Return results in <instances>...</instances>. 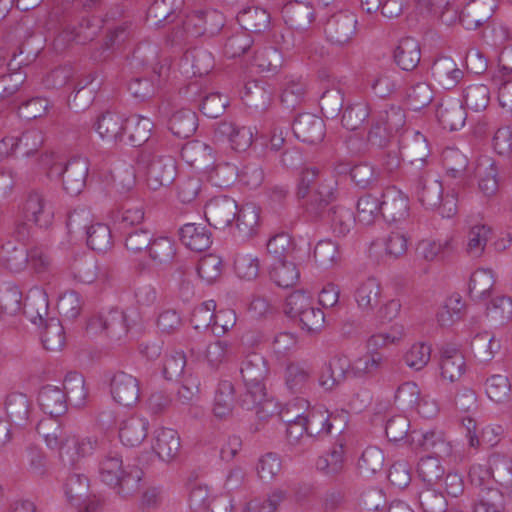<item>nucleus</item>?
I'll return each instance as SVG.
<instances>
[{
  "instance_id": "f257e3e1",
  "label": "nucleus",
  "mask_w": 512,
  "mask_h": 512,
  "mask_svg": "<svg viewBox=\"0 0 512 512\" xmlns=\"http://www.w3.org/2000/svg\"><path fill=\"white\" fill-rule=\"evenodd\" d=\"M337 182L327 177L317 165H305L298 174L296 197L305 200L304 208L308 216H319L323 208L337 200Z\"/></svg>"
},
{
  "instance_id": "f03ea898",
  "label": "nucleus",
  "mask_w": 512,
  "mask_h": 512,
  "mask_svg": "<svg viewBox=\"0 0 512 512\" xmlns=\"http://www.w3.org/2000/svg\"><path fill=\"white\" fill-rule=\"evenodd\" d=\"M99 475L118 495L128 498L140 490L144 471L135 465L123 466L122 456L109 451L99 462Z\"/></svg>"
},
{
  "instance_id": "7ed1b4c3",
  "label": "nucleus",
  "mask_w": 512,
  "mask_h": 512,
  "mask_svg": "<svg viewBox=\"0 0 512 512\" xmlns=\"http://www.w3.org/2000/svg\"><path fill=\"white\" fill-rule=\"evenodd\" d=\"M406 123L404 109L394 104H382L372 112L367 141L372 147L385 148L393 135L398 133Z\"/></svg>"
},
{
  "instance_id": "20e7f679",
  "label": "nucleus",
  "mask_w": 512,
  "mask_h": 512,
  "mask_svg": "<svg viewBox=\"0 0 512 512\" xmlns=\"http://www.w3.org/2000/svg\"><path fill=\"white\" fill-rule=\"evenodd\" d=\"M406 181L411 194L428 210L440 205L442 182L430 170L406 171Z\"/></svg>"
},
{
  "instance_id": "39448f33",
  "label": "nucleus",
  "mask_w": 512,
  "mask_h": 512,
  "mask_svg": "<svg viewBox=\"0 0 512 512\" xmlns=\"http://www.w3.org/2000/svg\"><path fill=\"white\" fill-rule=\"evenodd\" d=\"M151 190H158L173 183L177 174L176 161L170 155L143 154L140 159Z\"/></svg>"
},
{
  "instance_id": "423d86ee",
  "label": "nucleus",
  "mask_w": 512,
  "mask_h": 512,
  "mask_svg": "<svg viewBox=\"0 0 512 512\" xmlns=\"http://www.w3.org/2000/svg\"><path fill=\"white\" fill-rule=\"evenodd\" d=\"M240 373L246 387L243 396L254 397L259 401L265 390V380L269 374L267 360L258 353H251L241 363Z\"/></svg>"
},
{
  "instance_id": "0eeeda50",
  "label": "nucleus",
  "mask_w": 512,
  "mask_h": 512,
  "mask_svg": "<svg viewBox=\"0 0 512 512\" xmlns=\"http://www.w3.org/2000/svg\"><path fill=\"white\" fill-rule=\"evenodd\" d=\"M327 41L336 46L349 44L356 34V16L347 10H338L331 15H322Z\"/></svg>"
},
{
  "instance_id": "6e6552de",
  "label": "nucleus",
  "mask_w": 512,
  "mask_h": 512,
  "mask_svg": "<svg viewBox=\"0 0 512 512\" xmlns=\"http://www.w3.org/2000/svg\"><path fill=\"white\" fill-rule=\"evenodd\" d=\"M225 23L224 15L215 9L191 12L183 23V28L192 37H213Z\"/></svg>"
},
{
  "instance_id": "1a4fd4ad",
  "label": "nucleus",
  "mask_w": 512,
  "mask_h": 512,
  "mask_svg": "<svg viewBox=\"0 0 512 512\" xmlns=\"http://www.w3.org/2000/svg\"><path fill=\"white\" fill-rule=\"evenodd\" d=\"M400 154L409 163L406 171L429 170L430 147L420 132H409L401 139Z\"/></svg>"
},
{
  "instance_id": "9d476101",
  "label": "nucleus",
  "mask_w": 512,
  "mask_h": 512,
  "mask_svg": "<svg viewBox=\"0 0 512 512\" xmlns=\"http://www.w3.org/2000/svg\"><path fill=\"white\" fill-rule=\"evenodd\" d=\"M88 172L89 161L85 157H73L64 166H58L52 171L54 175H59L63 189L70 195H78L83 191Z\"/></svg>"
},
{
  "instance_id": "9b49d317",
  "label": "nucleus",
  "mask_w": 512,
  "mask_h": 512,
  "mask_svg": "<svg viewBox=\"0 0 512 512\" xmlns=\"http://www.w3.org/2000/svg\"><path fill=\"white\" fill-rule=\"evenodd\" d=\"M238 211L237 202L226 195L216 196L205 205L204 215L210 226L216 229L232 227Z\"/></svg>"
},
{
  "instance_id": "f8f14e48",
  "label": "nucleus",
  "mask_w": 512,
  "mask_h": 512,
  "mask_svg": "<svg viewBox=\"0 0 512 512\" xmlns=\"http://www.w3.org/2000/svg\"><path fill=\"white\" fill-rule=\"evenodd\" d=\"M110 393L118 404L133 407L140 399V382L131 374L117 371L110 380Z\"/></svg>"
},
{
  "instance_id": "ddd939ff",
  "label": "nucleus",
  "mask_w": 512,
  "mask_h": 512,
  "mask_svg": "<svg viewBox=\"0 0 512 512\" xmlns=\"http://www.w3.org/2000/svg\"><path fill=\"white\" fill-rule=\"evenodd\" d=\"M23 212L25 218L39 228L47 229L52 225L53 209L40 190H31L27 193Z\"/></svg>"
},
{
  "instance_id": "4468645a",
  "label": "nucleus",
  "mask_w": 512,
  "mask_h": 512,
  "mask_svg": "<svg viewBox=\"0 0 512 512\" xmlns=\"http://www.w3.org/2000/svg\"><path fill=\"white\" fill-rule=\"evenodd\" d=\"M409 199L395 186L384 190L381 197V216L387 223H399L409 215Z\"/></svg>"
},
{
  "instance_id": "2eb2a0df",
  "label": "nucleus",
  "mask_w": 512,
  "mask_h": 512,
  "mask_svg": "<svg viewBox=\"0 0 512 512\" xmlns=\"http://www.w3.org/2000/svg\"><path fill=\"white\" fill-rule=\"evenodd\" d=\"M496 7L497 0H472L458 11V20L466 30H476L492 17Z\"/></svg>"
},
{
  "instance_id": "dca6fc26",
  "label": "nucleus",
  "mask_w": 512,
  "mask_h": 512,
  "mask_svg": "<svg viewBox=\"0 0 512 512\" xmlns=\"http://www.w3.org/2000/svg\"><path fill=\"white\" fill-rule=\"evenodd\" d=\"M410 444L415 449L429 451L435 456H448L451 446L442 431L431 429L427 431L413 430L409 435Z\"/></svg>"
},
{
  "instance_id": "f3484780",
  "label": "nucleus",
  "mask_w": 512,
  "mask_h": 512,
  "mask_svg": "<svg viewBox=\"0 0 512 512\" xmlns=\"http://www.w3.org/2000/svg\"><path fill=\"white\" fill-rule=\"evenodd\" d=\"M334 203L326 205L321 215L309 217L314 220L325 221L330 225L335 236L344 237L350 232L355 222V216L350 209Z\"/></svg>"
},
{
  "instance_id": "a211bd4d",
  "label": "nucleus",
  "mask_w": 512,
  "mask_h": 512,
  "mask_svg": "<svg viewBox=\"0 0 512 512\" xmlns=\"http://www.w3.org/2000/svg\"><path fill=\"white\" fill-rule=\"evenodd\" d=\"M352 374L351 363L344 355H335L323 367L319 376V385L326 391H331L342 384Z\"/></svg>"
},
{
  "instance_id": "6ab92c4d",
  "label": "nucleus",
  "mask_w": 512,
  "mask_h": 512,
  "mask_svg": "<svg viewBox=\"0 0 512 512\" xmlns=\"http://www.w3.org/2000/svg\"><path fill=\"white\" fill-rule=\"evenodd\" d=\"M293 131L300 141L317 144L325 136V124L319 116L312 113H303L294 120Z\"/></svg>"
},
{
  "instance_id": "aec40b11",
  "label": "nucleus",
  "mask_w": 512,
  "mask_h": 512,
  "mask_svg": "<svg viewBox=\"0 0 512 512\" xmlns=\"http://www.w3.org/2000/svg\"><path fill=\"white\" fill-rule=\"evenodd\" d=\"M281 13L286 25L299 31L307 30L315 19V9L309 2L288 1Z\"/></svg>"
},
{
  "instance_id": "412c9836",
  "label": "nucleus",
  "mask_w": 512,
  "mask_h": 512,
  "mask_svg": "<svg viewBox=\"0 0 512 512\" xmlns=\"http://www.w3.org/2000/svg\"><path fill=\"white\" fill-rule=\"evenodd\" d=\"M431 75L435 83L445 89L456 87L464 77V72L458 68L451 57L437 58L431 66Z\"/></svg>"
},
{
  "instance_id": "4be33fe9",
  "label": "nucleus",
  "mask_w": 512,
  "mask_h": 512,
  "mask_svg": "<svg viewBox=\"0 0 512 512\" xmlns=\"http://www.w3.org/2000/svg\"><path fill=\"white\" fill-rule=\"evenodd\" d=\"M17 55L9 63L0 60V100L7 99L16 93L24 83L26 74L19 70L23 60L16 62Z\"/></svg>"
},
{
  "instance_id": "5701e85b",
  "label": "nucleus",
  "mask_w": 512,
  "mask_h": 512,
  "mask_svg": "<svg viewBox=\"0 0 512 512\" xmlns=\"http://www.w3.org/2000/svg\"><path fill=\"white\" fill-rule=\"evenodd\" d=\"M99 446L96 438L68 437L61 447V461L65 466L73 467L80 458L91 455Z\"/></svg>"
},
{
  "instance_id": "b1692460",
  "label": "nucleus",
  "mask_w": 512,
  "mask_h": 512,
  "mask_svg": "<svg viewBox=\"0 0 512 512\" xmlns=\"http://www.w3.org/2000/svg\"><path fill=\"white\" fill-rule=\"evenodd\" d=\"M440 353L441 376L450 382L459 380L466 371V361L462 352L455 346L446 344Z\"/></svg>"
},
{
  "instance_id": "393cba45",
  "label": "nucleus",
  "mask_w": 512,
  "mask_h": 512,
  "mask_svg": "<svg viewBox=\"0 0 512 512\" xmlns=\"http://www.w3.org/2000/svg\"><path fill=\"white\" fill-rule=\"evenodd\" d=\"M181 448L178 432L171 428H160L155 431L153 451L164 462H171L179 454Z\"/></svg>"
},
{
  "instance_id": "a878e982",
  "label": "nucleus",
  "mask_w": 512,
  "mask_h": 512,
  "mask_svg": "<svg viewBox=\"0 0 512 512\" xmlns=\"http://www.w3.org/2000/svg\"><path fill=\"white\" fill-rule=\"evenodd\" d=\"M260 219V207L254 203H246L240 208L236 214L235 235L241 239H250L256 235Z\"/></svg>"
},
{
  "instance_id": "bb28decb",
  "label": "nucleus",
  "mask_w": 512,
  "mask_h": 512,
  "mask_svg": "<svg viewBox=\"0 0 512 512\" xmlns=\"http://www.w3.org/2000/svg\"><path fill=\"white\" fill-rule=\"evenodd\" d=\"M49 310L48 296L43 289L33 288L27 294L22 312L32 323L42 325L47 320Z\"/></svg>"
},
{
  "instance_id": "cd10ccee",
  "label": "nucleus",
  "mask_w": 512,
  "mask_h": 512,
  "mask_svg": "<svg viewBox=\"0 0 512 512\" xmlns=\"http://www.w3.org/2000/svg\"><path fill=\"white\" fill-rule=\"evenodd\" d=\"M281 421L287 424L286 439L290 447L296 450L297 453H303L310 448L313 440L307 433V427L304 423L302 415H296L294 419L286 418L284 413H281Z\"/></svg>"
},
{
  "instance_id": "c85d7f7f",
  "label": "nucleus",
  "mask_w": 512,
  "mask_h": 512,
  "mask_svg": "<svg viewBox=\"0 0 512 512\" xmlns=\"http://www.w3.org/2000/svg\"><path fill=\"white\" fill-rule=\"evenodd\" d=\"M168 71L169 68L163 65L154 67L153 78L134 77L128 83V90L134 98L141 101L146 100L154 95L157 87L160 86L161 79L168 76Z\"/></svg>"
},
{
  "instance_id": "c756f323",
  "label": "nucleus",
  "mask_w": 512,
  "mask_h": 512,
  "mask_svg": "<svg viewBox=\"0 0 512 512\" xmlns=\"http://www.w3.org/2000/svg\"><path fill=\"white\" fill-rule=\"evenodd\" d=\"M4 410L10 424L24 427L29 419L31 402L25 394L13 392L6 396Z\"/></svg>"
},
{
  "instance_id": "7c9ffc66",
  "label": "nucleus",
  "mask_w": 512,
  "mask_h": 512,
  "mask_svg": "<svg viewBox=\"0 0 512 512\" xmlns=\"http://www.w3.org/2000/svg\"><path fill=\"white\" fill-rule=\"evenodd\" d=\"M182 159L190 166L210 168L215 157L211 146L200 140L189 141L181 149Z\"/></svg>"
},
{
  "instance_id": "2f4dec72",
  "label": "nucleus",
  "mask_w": 512,
  "mask_h": 512,
  "mask_svg": "<svg viewBox=\"0 0 512 512\" xmlns=\"http://www.w3.org/2000/svg\"><path fill=\"white\" fill-rule=\"evenodd\" d=\"M181 242L190 250L202 252L208 249L212 243L211 232L205 225L187 223L179 230Z\"/></svg>"
},
{
  "instance_id": "473e14b6",
  "label": "nucleus",
  "mask_w": 512,
  "mask_h": 512,
  "mask_svg": "<svg viewBox=\"0 0 512 512\" xmlns=\"http://www.w3.org/2000/svg\"><path fill=\"white\" fill-rule=\"evenodd\" d=\"M59 387L46 385L38 394V403L43 412L52 417H59L67 411V399Z\"/></svg>"
},
{
  "instance_id": "72a5a7b5",
  "label": "nucleus",
  "mask_w": 512,
  "mask_h": 512,
  "mask_svg": "<svg viewBox=\"0 0 512 512\" xmlns=\"http://www.w3.org/2000/svg\"><path fill=\"white\" fill-rule=\"evenodd\" d=\"M183 4L184 0H154L147 10V21L157 27L172 23Z\"/></svg>"
},
{
  "instance_id": "f704fd0d",
  "label": "nucleus",
  "mask_w": 512,
  "mask_h": 512,
  "mask_svg": "<svg viewBox=\"0 0 512 512\" xmlns=\"http://www.w3.org/2000/svg\"><path fill=\"white\" fill-rule=\"evenodd\" d=\"M236 19L243 31L263 33L269 28L271 17L265 9L253 6L240 10Z\"/></svg>"
},
{
  "instance_id": "c9c22d12",
  "label": "nucleus",
  "mask_w": 512,
  "mask_h": 512,
  "mask_svg": "<svg viewBox=\"0 0 512 512\" xmlns=\"http://www.w3.org/2000/svg\"><path fill=\"white\" fill-rule=\"evenodd\" d=\"M36 431L50 449L59 451V457H61V447L68 436L65 435L58 417L48 416L41 419L36 426Z\"/></svg>"
},
{
  "instance_id": "e433bc0d",
  "label": "nucleus",
  "mask_w": 512,
  "mask_h": 512,
  "mask_svg": "<svg viewBox=\"0 0 512 512\" xmlns=\"http://www.w3.org/2000/svg\"><path fill=\"white\" fill-rule=\"evenodd\" d=\"M115 228L120 232H128L139 228L144 221V209L141 203H126L120 209L112 213Z\"/></svg>"
},
{
  "instance_id": "4c0bfd02",
  "label": "nucleus",
  "mask_w": 512,
  "mask_h": 512,
  "mask_svg": "<svg viewBox=\"0 0 512 512\" xmlns=\"http://www.w3.org/2000/svg\"><path fill=\"white\" fill-rule=\"evenodd\" d=\"M394 62L404 71L414 70L421 58L420 46L416 39L406 37L399 41L394 50Z\"/></svg>"
},
{
  "instance_id": "58836bf2",
  "label": "nucleus",
  "mask_w": 512,
  "mask_h": 512,
  "mask_svg": "<svg viewBox=\"0 0 512 512\" xmlns=\"http://www.w3.org/2000/svg\"><path fill=\"white\" fill-rule=\"evenodd\" d=\"M148 421L145 418L132 416L124 420L119 429V438L125 446H139L147 437Z\"/></svg>"
},
{
  "instance_id": "ea45409f",
  "label": "nucleus",
  "mask_w": 512,
  "mask_h": 512,
  "mask_svg": "<svg viewBox=\"0 0 512 512\" xmlns=\"http://www.w3.org/2000/svg\"><path fill=\"white\" fill-rule=\"evenodd\" d=\"M436 116L444 129L456 131L464 126L467 113L462 104L456 101H448L438 106Z\"/></svg>"
},
{
  "instance_id": "a19ab883",
  "label": "nucleus",
  "mask_w": 512,
  "mask_h": 512,
  "mask_svg": "<svg viewBox=\"0 0 512 512\" xmlns=\"http://www.w3.org/2000/svg\"><path fill=\"white\" fill-rule=\"evenodd\" d=\"M124 121L121 115L106 111L97 117L94 128L102 139L117 142L122 140Z\"/></svg>"
},
{
  "instance_id": "79ce46f5",
  "label": "nucleus",
  "mask_w": 512,
  "mask_h": 512,
  "mask_svg": "<svg viewBox=\"0 0 512 512\" xmlns=\"http://www.w3.org/2000/svg\"><path fill=\"white\" fill-rule=\"evenodd\" d=\"M344 455L345 443L342 439H338L326 456L317 459L316 467L326 476L334 478L344 470Z\"/></svg>"
},
{
  "instance_id": "37998d69",
  "label": "nucleus",
  "mask_w": 512,
  "mask_h": 512,
  "mask_svg": "<svg viewBox=\"0 0 512 512\" xmlns=\"http://www.w3.org/2000/svg\"><path fill=\"white\" fill-rule=\"evenodd\" d=\"M235 406V389L232 382L222 380L219 382L213 404V414L220 420H227L232 416Z\"/></svg>"
},
{
  "instance_id": "c03bdc74",
  "label": "nucleus",
  "mask_w": 512,
  "mask_h": 512,
  "mask_svg": "<svg viewBox=\"0 0 512 512\" xmlns=\"http://www.w3.org/2000/svg\"><path fill=\"white\" fill-rule=\"evenodd\" d=\"M358 307L364 312H371L381 300V285L374 277H369L359 284L355 294Z\"/></svg>"
},
{
  "instance_id": "a18cd8bd",
  "label": "nucleus",
  "mask_w": 512,
  "mask_h": 512,
  "mask_svg": "<svg viewBox=\"0 0 512 512\" xmlns=\"http://www.w3.org/2000/svg\"><path fill=\"white\" fill-rule=\"evenodd\" d=\"M28 257V250L23 245L7 242L0 248L1 265L13 273H19L27 267Z\"/></svg>"
},
{
  "instance_id": "49530a36",
  "label": "nucleus",
  "mask_w": 512,
  "mask_h": 512,
  "mask_svg": "<svg viewBox=\"0 0 512 512\" xmlns=\"http://www.w3.org/2000/svg\"><path fill=\"white\" fill-rule=\"evenodd\" d=\"M198 127L196 113L188 108H182L172 114L168 121L169 130L179 138H189Z\"/></svg>"
},
{
  "instance_id": "de8ad7c7",
  "label": "nucleus",
  "mask_w": 512,
  "mask_h": 512,
  "mask_svg": "<svg viewBox=\"0 0 512 512\" xmlns=\"http://www.w3.org/2000/svg\"><path fill=\"white\" fill-rule=\"evenodd\" d=\"M153 128V122L148 117L133 115L124 121V131L132 146H141L148 141Z\"/></svg>"
},
{
  "instance_id": "09e8293b",
  "label": "nucleus",
  "mask_w": 512,
  "mask_h": 512,
  "mask_svg": "<svg viewBox=\"0 0 512 512\" xmlns=\"http://www.w3.org/2000/svg\"><path fill=\"white\" fill-rule=\"evenodd\" d=\"M303 420L313 441L317 437L328 435L333 427L331 415L322 406L309 410L307 416H303Z\"/></svg>"
},
{
  "instance_id": "8fccbe9b",
  "label": "nucleus",
  "mask_w": 512,
  "mask_h": 512,
  "mask_svg": "<svg viewBox=\"0 0 512 512\" xmlns=\"http://www.w3.org/2000/svg\"><path fill=\"white\" fill-rule=\"evenodd\" d=\"M479 180V189L487 196L493 195L498 190V169L495 161L490 157H482L475 168Z\"/></svg>"
},
{
  "instance_id": "3c124183",
  "label": "nucleus",
  "mask_w": 512,
  "mask_h": 512,
  "mask_svg": "<svg viewBox=\"0 0 512 512\" xmlns=\"http://www.w3.org/2000/svg\"><path fill=\"white\" fill-rule=\"evenodd\" d=\"M387 363L388 358L380 351H369L351 364V372L355 377L373 376Z\"/></svg>"
},
{
  "instance_id": "603ef678",
  "label": "nucleus",
  "mask_w": 512,
  "mask_h": 512,
  "mask_svg": "<svg viewBox=\"0 0 512 512\" xmlns=\"http://www.w3.org/2000/svg\"><path fill=\"white\" fill-rule=\"evenodd\" d=\"M241 405L246 410L255 409L258 418L262 420L273 416H278L281 420V413H284V410L281 409L282 406L279 402L273 398L267 397L266 389L263 390V396L259 401H254V397L242 396Z\"/></svg>"
},
{
  "instance_id": "864d4df0",
  "label": "nucleus",
  "mask_w": 512,
  "mask_h": 512,
  "mask_svg": "<svg viewBox=\"0 0 512 512\" xmlns=\"http://www.w3.org/2000/svg\"><path fill=\"white\" fill-rule=\"evenodd\" d=\"M147 252L155 266H166L176 256V245L169 237L153 238Z\"/></svg>"
},
{
  "instance_id": "5fc2aeb1",
  "label": "nucleus",
  "mask_w": 512,
  "mask_h": 512,
  "mask_svg": "<svg viewBox=\"0 0 512 512\" xmlns=\"http://www.w3.org/2000/svg\"><path fill=\"white\" fill-rule=\"evenodd\" d=\"M270 279L281 288L295 285L299 279V271L292 261L271 262L269 265Z\"/></svg>"
},
{
  "instance_id": "6e6d98bb",
  "label": "nucleus",
  "mask_w": 512,
  "mask_h": 512,
  "mask_svg": "<svg viewBox=\"0 0 512 512\" xmlns=\"http://www.w3.org/2000/svg\"><path fill=\"white\" fill-rule=\"evenodd\" d=\"M378 106L371 108L368 103L359 101L353 104H349L342 115V126L347 130L354 131L360 128L363 123L370 117L372 118V112L377 109Z\"/></svg>"
},
{
  "instance_id": "4d7b16f0",
  "label": "nucleus",
  "mask_w": 512,
  "mask_h": 512,
  "mask_svg": "<svg viewBox=\"0 0 512 512\" xmlns=\"http://www.w3.org/2000/svg\"><path fill=\"white\" fill-rule=\"evenodd\" d=\"M495 284L494 276L489 269H478L472 273L468 293L472 300L485 299Z\"/></svg>"
},
{
  "instance_id": "13d9d810",
  "label": "nucleus",
  "mask_w": 512,
  "mask_h": 512,
  "mask_svg": "<svg viewBox=\"0 0 512 512\" xmlns=\"http://www.w3.org/2000/svg\"><path fill=\"white\" fill-rule=\"evenodd\" d=\"M63 393L68 402L75 406H81L88 395L85 387L84 376L78 372H69L63 381Z\"/></svg>"
},
{
  "instance_id": "bf43d9fd",
  "label": "nucleus",
  "mask_w": 512,
  "mask_h": 512,
  "mask_svg": "<svg viewBox=\"0 0 512 512\" xmlns=\"http://www.w3.org/2000/svg\"><path fill=\"white\" fill-rule=\"evenodd\" d=\"M282 64V53L273 46L262 47L254 52L253 65L260 72L276 73Z\"/></svg>"
},
{
  "instance_id": "052dcab7",
  "label": "nucleus",
  "mask_w": 512,
  "mask_h": 512,
  "mask_svg": "<svg viewBox=\"0 0 512 512\" xmlns=\"http://www.w3.org/2000/svg\"><path fill=\"white\" fill-rule=\"evenodd\" d=\"M87 245L99 253L107 252L113 245L110 227L104 223H95L86 230Z\"/></svg>"
},
{
  "instance_id": "680f3d73",
  "label": "nucleus",
  "mask_w": 512,
  "mask_h": 512,
  "mask_svg": "<svg viewBox=\"0 0 512 512\" xmlns=\"http://www.w3.org/2000/svg\"><path fill=\"white\" fill-rule=\"evenodd\" d=\"M121 234L124 237V247L131 255H139L146 252L153 239L151 230L144 227L135 228Z\"/></svg>"
},
{
  "instance_id": "e2e57ef3",
  "label": "nucleus",
  "mask_w": 512,
  "mask_h": 512,
  "mask_svg": "<svg viewBox=\"0 0 512 512\" xmlns=\"http://www.w3.org/2000/svg\"><path fill=\"white\" fill-rule=\"evenodd\" d=\"M45 327L41 334L43 346L49 351H59L65 345V331L57 318H48L45 320Z\"/></svg>"
},
{
  "instance_id": "0e129e2a",
  "label": "nucleus",
  "mask_w": 512,
  "mask_h": 512,
  "mask_svg": "<svg viewBox=\"0 0 512 512\" xmlns=\"http://www.w3.org/2000/svg\"><path fill=\"white\" fill-rule=\"evenodd\" d=\"M426 9L434 18L447 26L458 20L459 6L456 0H427Z\"/></svg>"
},
{
  "instance_id": "69168bd1",
  "label": "nucleus",
  "mask_w": 512,
  "mask_h": 512,
  "mask_svg": "<svg viewBox=\"0 0 512 512\" xmlns=\"http://www.w3.org/2000/svg\"><path fill=\"white\" fill-rule=\"evenodd\" d=\"M243 99L248 107L258 111H265L271 103L272 91L267 89L264 84L251 82L245 87Z\"/></svg>"
},
{
  "instance_id": "338daca9",
  "label": "nucleus",
  "mask_w": 512,
  "mask_h": 512,
  "mask_svg": "<svg viewBox=\"0 0 512 512\" xmlns=\"http://www.w3.org/2000/svg\"><path fill=\"white\" fill-rule=\"evenodd\" d=\"M384 453L376 446L367 447L358 460L357 467L359 473L364 476H373L382 471L384 467Z\"/></svg>"
},
{
  "instance_id": "774afa93",
  "label": "nucleus",
  "mask_w": 512,
  "mask_h": 512,
  "mask_svg": "<svg viewBox=\"0 0 512 512\" xmlns=\"http://www.w3.org/2000/svg\"><path fill=\"white\" fill-rule=\"evenodd\" d=\"M492 478L504 487L512 486V459L506 455L494 453L488 460Z\"/></svg>"
}]
</instances>
